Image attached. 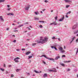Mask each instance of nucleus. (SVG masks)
Here are the masks:
<instances>
[{"mask_svg":"<svg viewBox=\"0 0 78 78\" xmlns=\"http://www.w3.org/2000/svg\"><path fill=\"white\" fill-rule=\"evenodd\" d=\"M20 59V58L19 57H16L15 58H14V61L15 62H19V61L17 60Z\"/></svg>","mask_w":78,"mask_h":78,"instance_id":"nucleus-1","label":"nucleus"},{"mask_svg":"<svg viewBox=\"0 0 78 78\" xmlns=\"http://www.w3.org/2000/svg\"><path fill=\"white\" fill-rule=\"evenodd\" d=\"M43 40H44V39H43V37H41L40 39V41H38V44H40V43L43 44V42L42 43V42H43Z\"/></svg>","mask_w":78,"mask_h":78,"instance_id":"nucleus-2","label":"nucleus"},{"mask_svg":"<svg viewBox=\"0 0 78 78\" xmlns=\"http://www.w3.org/2000/svg\"><path fill=\"white\" fill-rule=\"evenodd\" d=\"M58 49H59V50H61V53H65V50H63V48H62V47H61L60 48H59Z\"/></svg>","mask_w":78,"mask_h":78,"instance_id":"nucleus-3","label":"nucleus"},{"mask_svg":"<svg viewBox=\"0 0 78 78\" xmlns=\"http://www.w3.org/2000/svg\"><path fill=\"white\" fill-rule=\"evenodd\" d=\"M78 26V23H76V24L74 25L73 27V30H75L76 27Z\"/></svg>","mask_w":78,"mask_h":78,"instance_id":"nucleus-4","label":"nucleus"},{"mask_svg":"<svg viewBox=\"0 0 78 78\" xmlns=\"http://www.w3.org/2000/svg\"><path fill=\"white\" fill-rule=\"evenodd\" d=\"M30 5H27V6H26V7L25 8V10L27 11L30 8Z\"/></svg>","mask_w":78,"mask_h":78,"instance_id":"nucleus-5","label":"nucleus"},{"mask_svg":"<svg viewBox=\"0 0 78 78\" xmlns=\"http://www.w3.org/2000/svg\"><path fill=\"white\" fill-rule=\"evenodd\" d=\"M48 38H44V40H43V41L41 42V43H42L43 42V44H44V43H45V41H46L47 42V41H48Z\"/></svg>","mask_w":78,"mask_h":78,"instance_id":"nucleus-6","label":"nucleus"},{"mask_svg":"<svg viewBox=\"0 0 78 78\" xmlns=\"http://www.w3.org/2000/svg\"><path fill=\"white\" fill-rule=\"evenodd\" d=\"M50 25H57L58 24L56 22V21H54V22L51 23Z\"/></svg>","mask_w":78,"mask_h":78,"instance_id":"nucleus-7","label":"nucleus"},{"mask_svg":"<svg viewBox=\"0 0 78 78\" xmlns=\"http://www.w3.org/2000/svg\"><path fill=\"white\" fill-rule=\"evenodd\" d=\"M60 58V56H57L55 58V60H57L58 59H59Z\"/></svg>","mask_w":78,"mask_h":78,"instance_id":"nucleus-8","label":"nucleus"},{"mask_svg":"<svg viewBox=\"0 0 78 78\" xmlns=\"http://www.w3.org/2000/svg\"><path fill=\"white\" fill-rule=\"evenodd\" d=\"M48 59H49V60H51V61H53V62H55V59L53 58H48Z\"/></svg>","mask_w":78,"mask_h":78,"instance_id":"nucleus-9","label":"nucleus"},{"mask_svg":"<svg viewBox=\"0 0 78 78\" xmlns=\"http://www.w3.org/2000/svg\"><path fill=\"white\" fill-rule=\"evenodd\" d=\"M64 16H63V17L59 20V21L60 22H61L63 20H64Z\"/></svg>","mask_w":78,"mask_h":78,"instance_id":"nucleus-10","label":"nucleus"},{"mask_svg":"<svg viewBox=\"0 0 78 78\" xmlns=\"http://www.w3.org/2000/svg\"><path fill=\"white\" fill-rule=\"evenodd\" d=\"M64 1H65V2H66V3L72 2V1L69 0H64Z\"/></svg>","mask_w":78,"mask_h":78,"instance_id":"nucleus-11","label":"nucleus"},{"mask_svg":"<svg viewBox=\"0 0 78 78\" xmlns=\"http://www.w3.org/2000/svg\"><path fill=\"white\" fill-rule=\"evenodd\" d=\"M60 65L62 67H65V65L64 63H62L61 62L60 63Z\"/></svg>","mask_w":78,"mask_h":78,"instance_id":"nucleus-12","label":"nucleus"},{"mask_svg":"<svg viewBox=\"0 0 78 78\" xmlns=\"http://www.w3.org/2000/svg\"><path fill=\"white\" fill-rule=\"evenodd\" d=\"M49 71V72H57V71L56 69L55 70H50Z\"/></svg>","mask_w":78,"mask_h":78,"instance_id":"nucleus-13","label":"nucleus"},{"mask_svg":"<svg viewBox=\"0 0 78 78\" xmlns=\"http://www.w3.org/2000/svg\"><path fill=\"white\" fill-rule=\"evenodd\" d=\"M31 53V51H28L26 53V55H28L29 54H30Z\"/></svg>","mask_w":78,"mask_h":78,"instance_id":"nucleus-14","label":"nucleus"},{"mask_svg":"<svg viewBox=\"0 0 78 78\" xmlns=\"http://www.w3.org/2000/svg\"><path fill=\"white\" fill-rule=\"evenodd\" d=\"M78 33V30H75L74 32V34H77Z\"/></svg>","mask_w":78,"mask_h":78,"instance_id":"nucleus-15","label":"nucleus"},{"mask_svg":"<svg viewBox=\"0 0 78 78\" xmlns=\"http://www.w3.org/2000/svg\"><path fill=\"white\" fill-rule=\"evenodd\" d=\"M31 55H32L31 56H28V59H30L31 58H32V57H33V54H32Z\"/></svg>","mask_w":78,"mask_h":78,"instance_id":"nucleus-16","label":"nucleus"},{"mask_svg":"<svg viewBox=\"0 0 78 78\" xmlns=\"http://www.w3.org/2000/svg\"><path fill=\"white\" fill-rule=\"evenodd\" d=\"M0 19H1V21H4V20L3 19L2 16H0Z\"/></svg>","mask_w":78,"mask_h":78,"instance_id":"nucleus-17","label":"nucleus"},{"mask_svg":"<svg viewBox=\"0 0 78 78\" xmlns=\"http://www.w3.org/2000/svg\"><path fill=\"white\" fill-rule=\"evenodd\" d=\"M9 15H11V16H14V14L9 13L7 14L8 16H9Z\"/></svg>","mask_w":78,"mask_h":78,"instance_id":"nucleus-18","label":"nucleus"},{"mask_svg":"<svg viewBox=\"0 0 78 78\" xmlns=\"http://www.w3.org/2000/svg\"><path fill=\"white\" fill-rule=\"evenodd\" d=\"M43 76L44 77H47V74L46 73L44 74Z\"/></svg>","mask_w":78,"mask_h":78,"instance_id":"nucleus-19","label":"nucleus"},{"mask_svg":"<svg viewBox=\"0 0 78 78\" xmlns=\"http://www.w3.org/2000/svg\"><path fill=\"white\" fill-rule=\"evenodd\" d=\"M21 70V69H17L16 71V72H19V70Z\"/></svg>","mask_w":78,"mask_h":78,"instance_id":"nucleus-20","label":"nucleus"},{"mask_svg":"<svg viewBox=\"0 0 78 78\" xmlns=\"http://www.w3.org/2000/svg\"><path fill=\"white\" fill-rule=\"evenodd\" d=\"M74 71L76 72L78 71V69L76 68V69H74Z\"/></svg>","mask_w":78,"mask_h":78,"instance_id":"nucleus-21","label":"nucleus"},{"mask_svg":"<svg viewBox=\"0 0 78 78\" xmlns=\"http://www.w3.org/2000/svg\"><path fill=\"white\" fill-rule=\"evenodd\" d=\"M5 0H0V3H2V2H4Z\"/></svg>","mask_w":78,"mask_h":78,"instance_id":"nucleus-22","label":"nucleus"},{"mask_svg":"<svg viewBox=\"0 0 78 78\" xmlns=\"http://www.w3.org/2000/svg\"><path fill=\"white\" fill-rule=\"evenodd\" d=\"M34 72H35L36 73H39V71H37L36 70H34Z\"/></svg>","mask_w":78,"mask_h":78,"instance_id":"nucleus-23","label":"nucleus"},{"mask_svg":"<svg viewBox=\"0 0 78 78\" xmlns=\"http://www.w3.org/2000/svg\"><path fill=\"white\" fill-rule=\"evenodd\" d=\"M36 45V43H34L32 44V46H35V45Z\"/></svg>","mask_w":78,"mask_h":78,"instance_id":"nucleus-24","label":"nucleus"},{"mask_svg":"<svg viewBox=\"0 0 78 78\" xmlns=\"http://www.w3.org/2000/svg\"><path fill=\"white\" fill-rule=\"evenodd\" d=\"M34 19H35V20H39V18H37L36 17H35Z\"/></svg>","mask_w":78,"mask_h":78,"instance_id":"nucleus-25","label":"nucleus"},{"mask_svg":"<svg viewBox=\"0 0 78 78\" xmlns=\"http://www.w3.org/2000/svg\"><path fill=\"white\" fill-rule=\"evenodd\" d=\"M44 58H46V59H48V58L46 56V55H44Z\"/></svg>","mask_w":78,"mask_h":78,"instance_id":"nucleus-26","label":"nucleus"},{"mask_svg":"<svg viewBox=\"0 0 78 78\" xmlns=\"http://www.w3.org/2000/svg\"><path fill=\"white\" fill-rule=\"evenodd\" d=\"M51 48H53H53H55V47L53 46H51Z\"/></svg>","mask_w":78,"mask_h":78,"instance_id":"nucleus-27","label":"nucleus"},{"mask_svg":"<svg viewBox=\"0 0 78 78\" xmlns=\"http://www.w3.org/2000/svg\"><path fill=\"white\" fill-rule=\"evenodd\" d=\"M39 27H40V28H43V27L42 26V25H40L39 26Z\"/></svg>","mask_w":78,"mask_h":78,"instance_id":"nucleus-28","label":"nucleus"},{"mask_svg":"<svg viewBox=\"0 0 78 78\" xmlns=\"http://www.w3.org/2000/svg\"><path fill=\"white\" fill-rule=\"evenodd\" d=\"M75 39V37H73V38H72V40L73 41V40H74V39Z\"/></svg>","mask_w":78,"mask_h":78,"instance_id":"nucleus-29","label":"nucleus"},{"mask_svg":"<svg viewBox=\"0 0 78 78\" xmlns=\"http://www.w3.org/2000/svg\"><path fill=\"white\" fill-rule=\"evenodd\" d=\"M0 70H2V71H4V69H2V68H0Z\"/></svg>","mask_w":78,"mask_h":78,"instance_id":"nucleus-30","label":"nucleus"},{"mask_svg":"<svg viewBox=\"0 0 78 78\" xmlns=\"http://www.w3.org/2000/svg\"><path fill=\"white\" fill-rule=\"evenodd\" d=\"M69 6H70V5H66V8H69Z\"/></svg>","mask_w":78,"mask_h":78,"instance_id":"nucleus-31","label":"nucleus"},{"mask_svg":"<svg viewBox=\"0 0 78 78\" xmlns=\"http://www.w3.org/2000/svg\"><path fill=\"white\" fill-rule=\"evenodd\" d=\"M39 22H40V23H41V22H42L43 23H44V22H45L44 21H39Z\"/></svg>","mask_w":78,"mask_h":78,"instance_id":"nucleus-32","label":"nucleus"},{"mask_svg":"<svg viewBox=\"0 0 78 78\" xmlns=\"http://www.w3.org/2000/svg\"><path fill=\"white\" fill-rule=\"evenodd\" d=\"M35 14H36V15H37L38 14V13L37 12H35Z\"/></svg>","mask_w":78,"mask_h":78,"instance_id":"nucleus-33","label":"nucleus"},{"mask_svg":"<svg viewBox=\"0 0 78 78\" xmlns=\"http://www.w3.org/2000/svg\"><path fill=\"white\" fill-rule=\"evenodd\" d=\"M56 39V38H55V37H53L52 38V39Z\"/></svg>","mask_w":78,"mask_h":78,"instance_id":"nucleus-34","label":"nucleus"},{"mask_svg":"<svg viewBox=\"0 0 78 78\" xmlns=\"http://www.w3.org/2000/svg\"><path fill=\"white\" fill-rule=\"evenodd\" d=\"M23 26V25L22 24L21 25H20L19 26V27H22Z\"/></svg>","mask_w":78,"mask_h":78,"instance_id":"nucleus-35","label":"nucleus"},{"mask_svg":"<svg viewBox=\"0 0 78 78\" xmlns=\"http://www.w3.org/2000/svg\"><path fill=\"white\" fill-rule=\"evenodd\" d=\"M71 62V61L69 60L68 61L66 62Z\"/></svg>","mask_w":78,"mask_h":78,"instance_id":"nucleus-36","label":"nucleus"},{"mask_svg":"<svg viewBox=\"0 0 78 78\" xmlns=\"http://www.w3.org/2000/svg\"><path fill=\"white\" fill-rule=\"evenodd\" d=\"M48 2V1L46 0L44 1V2H45V3H47Z\"/></svg>","mask_w":78,"mask_h":78,"instance_id":"nucleus-37","label":"nucleus"},{"mask_svg":"<svg viewBox=\"0 0 78 78\" xmlns=\"http://www.w3.org/2000/svg\"><path fill=\"white\" fill-rule=\"evenodd\" d=\"M7 10H8V11H10V10H11V8H8Z\"/></svg>","mask_w":78,"mask_h":78,"instance_id":"nucleus-38","label":"nucleus"},{"mask_svg":"<svg viewBox=\"0 0 78 78\" xmlns=\"http://www.w3.org/2000/svg\"><path fill=\"white\" fill-rule=\"evenodd\" d=\"M66 56L65 55H63L62 56V58H64Z\"/></svg>","mask_w":78,"mask_h":78,"instance_id":"nucleus-39","label":"nucleus"},{"mask_svg":"<svg viewBox=\"0 0 78 78\" xmlns=\"http://www.w3.org/2000/svg\"><path fill=\"white\" fill-rule=\"evenodd\" d=\"M58 17H57V16H56L55 18V20H58Z\"/></svg>","mask_w":78,"mask_h":78,"instance_id":"nucleus-40","label":"nucleus"},{"mask_svg":"<svg viewBox=\"0 0 78 78\" xmlns=\"http://www.w3.org/2000/svg\"><path fill=\"white\" fill-rule=\"evenodd\" d=\"M29 23L28 22H26L24 23V25H26V24H28Z\"/></svg>","mask_w":78,"mask_h":78,"instance_id":"nucleus-41","label":"nucleus"},{"mask_svg":"<svg viewBox=\"0 0 78 78\" xmlns=\"http://www.w3.org/2000/svg\"><path fill=\"white\" fill-rule=\"evenodd\" d=\"M22 51H23L24 50H26V49H25L23 48L22 49Z\"/></svg>","mask_w":78,"mask_h":78,"instance_id":"nucleus-42","label":"nucleus"},{"mask_svg":"<svg viewBox=\"0 0 78 78\" xmlns=\"http://www.w3.org/2000/svg\"><path fill=\"white\" fill-rule=\"evenodd\" d=\"M14 75L13 74H12L11 75V77H14Z\"/></svg>","mask_w":78,"mask_h":78,"instance_id":"nucleus-43","label":"nucleus"},{"mask_svg":"<svg viewBox=\"0 0 78 78\" xmlns=\"http://www.w3.org/2000/svg\"><path fill=\"white\" fill-rule=\"evenodd\" d=\"M58 41H59L60 42V41H61V39L58 38Z\"/></svg>","mask_w":78,"mask_h":78,"instance_id":"nucleus-44","label":"nucleus"},{"mask_svg":"<svg viewBox=\"0 0 78 78\" xmlns=\"http://www.w3.org/2000/svg\"><path fill=\"white\" fill-rule=\"evenodd\" d=\"M70 70V69H67V71L69 72Z\"/></svg>","mask_w":78,"mask_h":78,"instance_id":"nucleus-45","label":"nucleus"},{"mask_svg":"<svg viewBox=\"0 0 78 78\" xmlns=\"http://www.w3.org/2000/svg\"><path fill=\"white\" fill-rule=\"evenodd\" d=\"M43 63H44V64H46V63H45V62L43 61Z\"/></svg>","mask_w":78,"mask_h":78,"instance_id":"nucleus-46","label":"nucleus"},{"mask_svg":"<svg viewBox=\"0 0 78 78\" xmlns=\"http://www.w3.org/2000/svg\"><path fill=\"white\" fill-rule=\"evenodd\" d=\"M54 49H55V50H58V49H57V48H56V47H55L54 48Z\"/></svg>","mask_w":78,"mask_h":78,"instance_id":"nucleus-47","label":"nucleus"},{"mask_svg":"<svg viewBox=\"0 0 78 78\" xmlns=\"http://www.w3.org/2000/svg\"><path fill=\"white\" fill-rule=\"evenodd\" d=\"M16 51H20V49H16Z\"/></svg>","mask_w":78,"mask_h":78,"instance_id":"nucleus-48","label":"nucleus"},{"mask_svg":"<svg viewBox=\"0 0 78 78\" xmlns=\"http://www.w3.org/2000/svg\"><path fill=\"white\" fill-rule=\"evenodd\" d=\"M76 42H78V38L76 40Z\"/></svg>","mask_w":78,"mask_h":78,"instance_id":"nucleus-49","label":"nucleus"},{"mask_svg":"<svg viewBox=\"0 0 78 78\" xmlns=\"http://www.w3.org/2000/svg\"><path fill=\"white\" fill-rule=\"evenodd\" d=\"M13 42H14V43H15V42H16V40H14V41H13Z\"/></svg>","mask_w":78,"mask_h":78,"instance_id":"nucleus-50","label":"nucleus"},{"mask_svg":"<svg viewBox=\"0 0 78 78\" xmlns=\"http://www.w3.org/2000/svg\"><path fill=\"white\" fill-rule=\"evenodd\" d=\"M5 73H6V74H7V73H8V71H6Z\"/></svg>","mask_w":78,"mask_h":78,"instance_id":"nucleus-51","label":"nucleus"},{"mask_svg":"<svg viewBox=\"0 0 78 78\" xmlns=\"http://www.w3.org/2000/svg\"><path fill=\"white\" fill-rule=\"evenodd\" d=\"M71 11H69L68 12V13L69 14H70V13H71Z\"/></svg>","mask_w":78,"mask_h":78,"instance_id":"nucleus-52","label":"nucleus"},{"mask_svg":"<svg viewBox=\"0 0 78 78\" xmlns=\"http://www.w3.org/2000/svg\"><path fill=\"white\" fill-rule=\"evenodd\" d=\"M46 9H43V11H45Z\"/></svg>","mask_w":78,"mask_h":78,"instance_id":"nucleus-53","label":"nucleus"},{"mask_svg":"<svg viewBox=\"0 0 78 78\" xmlns=\"http://www.w3.org/2000/svg\"><path fill=\"white\" fill-rule=\"evenodd\" d=\"M66 18H68L69 17V16H67V15H66Z\"/></svg>","mask_w":78,"mask_h":78,"instance_id":"nucleus-54","label":"nucleus"},{"mask_svg":"<svg viewBox=\"0 0 78 78\" xmlns=\"http://www.w3.org/2000/svg\"><path fill=\"white\" fill-rule=\"evenodd\" d=\"M28 36H30V34H27Z\"/></svg>","mask_w":78,"mask_h":78,"instance_id":"nucleus-55","label":"nucleus"},{"mask_svg":"<svg viewBox=\"0 0 78 78\" xmlns=\"http://www.w3.org/2000/svg\"><path fill=\"white\" fill-rule=\"evenodd\" d=\"M14 29H15V30H17V28L15 27L14 28Z\"/></svg>","mask_w":78,"mask_h":78,"instance_id":"nucleus-56","label":"nucleus"},{"mask_svg":"<svg viewBox=\"0 0 78 78\" xmlns=\"http://www.w3.org/2000/svg\"><path fill=\"white\" fill-rule=\"evenodd\" d=\"M4 67H6V65H5V64H4Z\"/></svg>","mask_w":78,"mask_h":78,"instance_id":"nucleus-57","label":"nucleus"},{"mask_svg":"<svg viewBox=\"0 0 78 78\" xmlns=\"http://www.w3.org/2000/svg\"><path fill=\"white\" fill-rule=\"evenodd\" d=\"M10 6H9V5H7V7H8V8H9Z\"/></svg>","mask_w":78,"mask_h":78,"instance_id":"nucleus-58","label":"nucleus"},{"mask_svg":"<svg viewBox=\"0 0 78 78\" xmlns=\"http://www.w3.org/2000/svg\"><path fill=\"white\" fill-rule=\"evenodd\" d=\"M42 73V71H40V72H38V73Z\"/></svg>","mask_w":78,"mask_h":78,"instance_id":"nucleus-59","label":"nucleus"},{"mask_svg":"<svg viewBox=\"0 0 78 78\" xmlns=\"http://www.w3.org/2000/svg\"><path fill=\"white\" fill-rule=\"evenodd\" d=\"M14 31L15 32H16V31H18V30H14Z\"/></svg>","mask_w":78,"mask_h":78,"instance_id":"nucleus-60","label":"nucleus"},{"mask_svg":"<svg viewBox=\"0 0 78 78\" xmlns=\"http://www.w3.org/2000/svg\"><path fill=\"white\" fill-rule=\"evenodd\" d=\"M9 67H11V65H9Z\"/></svg>","mask_w":78,"mask_h":78,"instance_id":"nucleus-61","label":"nucleus"},{"mask_svg":"<svg viewBox=\"0 0 78 78\" xmlns=\"http://www.w3.org/2000/svg\"><path fill=\"white\" fill-rule=\"evenodd\" d=\"M30 28H33V27H31V26H30Z\"/></svg>","mask_w":78,"mask_h":78,"instance_id":"nucleus-62","label":"nucleus"},{"mask_svg":"<svg viewBox=\"0 0 78 78\" xmlns=\"http://www.w3.org/2000/svg\"><path fill=\"white\" fill-rule=\"evenodd\" d=\"M72 66H73V67H75V66H74V65H73V64L72 65Z\"/></svg>","mask_w":78,"mask_h":78,"instance_id":"nucleus-63","label":"nucleus"},{"mask_svg":"<svg viewBox=\"0 0 78 78\" xmlns=\"http://www.w3.org/2000/svg\"><path fill=\"white\" fill-rule=\"evenodd\" d=\"M12 37H15V35H12Z\"/></svg>","mask_w":78,"mask_h":78,"instance_id":"nucleus-64","label":"nucleus"}]
</instances>
